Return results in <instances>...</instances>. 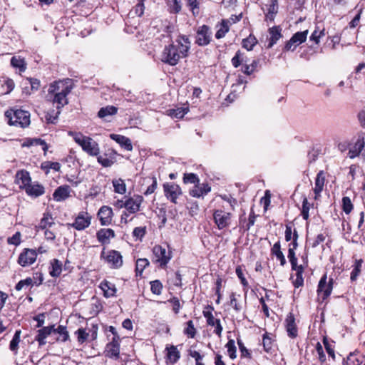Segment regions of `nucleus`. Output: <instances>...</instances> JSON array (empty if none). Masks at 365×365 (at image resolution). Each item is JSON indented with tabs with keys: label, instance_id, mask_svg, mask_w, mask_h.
<instances>
[{
	"label": "nucleus",
	"instance_id": "44",
	"mask_svg": "<svg viewBox=\"0 0 365 365\" xmlns=\"http://www.w3.org/2000/svg\"><path fill=\"white\" fill-rule=\"evenodd\" d=\"M257 40L255 36L250 34L247 38H244L242 42V47L247 51H251L257 44Z\"/></svg>",
	"mask_w": 365,
	"mask_h": 365
},
{
	"label": "nucleus",
	"instance_id": "64",
	"mask_svg": "<svg viewBox=\"0 0 365 365\" xmlns=\"http://www.w3.org/2000/svg\"><path fill=\"white\" fill-rule=\"evenodd\" d=\"M189 354L192 358L195 359L196 365H205L202 361L203 356L201 355L198 351L195 350H190Z\"/></svg>",
	"mask_w": 365,
	"mask_h": 365
},
{
	"label": "nucleus",
	"instance_id": "43",
	"mask_svg": "<svg viewBox=\"0 0 365 365\" xmlns=\"http://www.w3.org/2000/svg\"><path fill=\"white\" fill-rule=\"evenodd\" d=\"M53 224V220L51 215L48 212L44 213L43 218L41 220L38 227L41 230H46L47 227H50Z\"/></svg>",
	"mask_w": 365,
	"mask_h": 365
},
{
	"label": "nucleus",
	"instance_id": "28",
	"mask_svg": "<svg viewBox=\"0 0 365 365\" xmlns=\"http://www.w3.org/2000/svg\"><path fill=\"white\" fill-rule=\"evenodd\" d=\"M269 34L270 35L267 48H272L277 41L282 37L281 29L279 26H273L269 29Z\"/></svg>",
	"mask_w": 365,
	"mask_h": 365
},
{
	"label": "nucleus",
	"instance_id": "15",
	"mask_svg": "<svg viewBox=\"0 0 365 365\" xmlns=\"http://www.w3.org/2000/svg\"><path fill=\"white\" fill-rule=\"evenodd\" d=\"M202 314L207 319V324L209 326L215 327V329L214 330V333L220 337L223 329L220 320L219 319H215L210 311H203Z\"/></svg>",
	"mask_w": 365,
	"mask_h": 365
},
{
	"label": "nucleus",
	"instance_id": "59",
	"mask_svg": "<svg viewBox=\"0 0 365 365\" xmlns=\"http://www.w3.org/2000/svg\"><path fill=\"white\" fill-rule=\"evenodd\" d=\"M230 305L233 307V309L239 312L242 310V307L240 303L239 302V300L236 297V294L234 292H232L230 296Z\"/></svg>",
	"mask_w": 365,
	"mask_h": 365
},
{
	"label": "nucleus",
	"instance_id": "29",
	"mask_svg": "<svg viewBox=\"0 0 365 365\" xmlns=\"http://www.w3.org/2000/svg\"><path fill=\"white\" fill-rule=\"evenodd\" d=\"M364 145L365 141L364 137H359L353 147L349 150V154L350 158H353L356 156H358L364 148Z\"/></svg>",
	"mask_w": 365,
	"mask_h": 365
},
{
	"label": "nucleus",
	"instance_id": "25",
	"mask_svg": "<svg viewBox=\"0 0 365 365\" xmlns=\"http://www.w3.org/2000/svg\"><path fill=\"white\" fill-rule=\"evenodd\" d=\"M118 108L114 106H107L101 108L98 112V117L104 120L110 121L109 117L113 116L118 113Z\"/></svg>",
	"mask_w": 365,
	"mask_h": 365
},
{
	"label": "nucleus",
	"instance_id": "47",
	"mask_svg": "<svg viewBox=\"0 0 365 365\" xmlns=\"http://www.w3.org/2000/svg\"><path fill=\"white\" fill-rule=\"evenodd\" d=\"M185 324L186 327L183 330L184 334L187 335L189 338H194L197 333L194 322L192 320H189Z\"/></svg>",
	"mask_w": 365,
	"mask_h": 365
},
{
	"label": "nucleus",
	"instance_id": "40",
	"mask_svg": "<svg viewBox=\"0 0 365 365\" xmlns=\"http://www.w3.org/2000/svg\"><path fill=\"white\" fill-rule=\"evenodd\" d=\"M220 28L217 29L215 34V38L217 39H220L226 35V34L229 31L230 28L228 26V21L222 20L221 24H220Z\"/></svg>",
	"mask_w": 365,
	"mask_h": 365
},
{
	"label": "nucleus",
	"instance_id": "50",
	"mask_svg": "<svg viewBox=\"0 0 365 365\" xmlns=\"http://www.w3.org/2000/svg\"><path fill=\"white\" fill-rule=\"evenodd\" d=\"M75 335L77 336L78 342L82 344L88 340L89 333L86 331V329L79 328L75 331Z\"/></svg>",
	"mask_w": 365,
	"mask_h": 365
},
{
	"label": "nucleus",
	"instance_id": "17",
	"mask_svg": "<svg viewBox=\"0 0 365 365\" xmlns=\"http://www.w3.org/2000/svg\"><path fill=\"white\" fill-rule=\"evenodd\" d=\"M71 187L67 185H61L58 187L53 193V199L56 202H61L71 196Z\"/></svg>",
	"mask_w": 365,
	"mask_h": 365
},
{
	"label": "nucleus",
	"instance_id": "12",
	"mask_svg": "<svg viewBox=\"0 0 365 365\" xmlns=\"http://www.w3.org/2000/svg\"><path fill=\"white\" fill-rule=\"evenodd\" d=\"M27 195L36 198L45 193V187L37 181L30 182L24 190Z\"/></svg>",
	"mask_w": 365,
	"mask_h": 365
},
{
	"label": "nucleus",
	"instance_id": "36",
	"mask_svg": "<svg viewBox=\"0 0 365 365\" xmlns=\"http://www.w3.org/2000/svg\"><path fill=\"white\" fill-rule=\"evenodd\" d=\"M11 65L14 68H19L20 72H24L26 69L24 59L19 56H13L11 59Z\"/></svg>",
	"mask_w": 365,
	"mask_h": 365
},
{
	"label": "nucleus",
	"instance_id": "51",
	"mask_svg": "<svg viewBox=\"0 0 365 365\" xmlns=\"http://www.w3.org/2000/svg\"><path fill=\"white\" fill-rule=\"evenodd\" d=\"M168 6L170 12L173 14H178L182 8L180 0H168Z\"/></svg>",
	"mask_w": 365,
	"mask_h": 365
},
{
	"label": "nucleus",
	"instance_id": "31",
	"mask_svg": "<svg viewBox=\"0 0 365 365\" xmlns=\"http://www.w3.org/2000/svg\"><path fill=\"white\" fill-rule=\"evenodd\" d=\"M34 145L41 146L43 150L46 151L48 148L46 142L40 138H27L21 144L22 147H31Z\"/></svg>",
	"mask_w": 365,
	"mask_h": 365
},
{
	"label": "nucleus",
	"instance_id": "33",
	"mask_svg": "<svg viewBox=\"0 0 365 365\" xmlns=\"http://www.w3.org/2000/svg\"><path fill=\"white\" fill-rule=\"evenodd\" d=\"M364 359V356L359 353H351L347 356L346 365H360Z\"/></svg>",
	"mask_w": 365,
	"mask_h": 365
},
{
	"label": "nucleus",
	"instance_id": "55",
	"mask_svg": "<svg viewBox=\"0 0 365 365\" xmlns=\"http://www.w3.org/2000/svg\"><path fill=\"white\" fill-rule=\"evenodd\" d=\"M225 346L227 349V353L230 359H235L237 356V349L235 346V341L233 339H230L226 344Z\"/></svg>",
	"mask_w": 365,
	"mask_h": 365
},
{
	"label": "nucleus",
	"instance_id": "9",
	"mask_svg": "<svg viewBox=\"0 0 365 365\" xmlns=\"http://www.w3.org/2000/svg\"><path fill=\"white\" fill-rule=\"evenodd\" d=\"M92 217L91 215L85 211L78 212L73 223L68 225L73 227L76 230L81 231L88 227L91 223Z\"/></svg>",
	"mask_w": 365,
	"mask_h": 365
},
{
	"label": "nucleus",
	"instance_id": "38",
	"mask_svg": "<svg viewBox=\"0 0 365 365\" xmlns=\"http://www.w3.org/2000/svg\"><path fill=\"white\" fill-rule=\"evenodd\" d=\"M21 330H16L13 339L10 341L9 349L11 351H13L15 354L18 352L19 344L20 342L21 338Z\"/></svg>",
	"mask_w": 365,
	"mask_h": 365
},
{
	"label": "nucleus",
	"instance_id": "54",
	"mask_svg": "<svg viewBox=\"0 0 365 365\" xmlns=\"http://www.w3.org/2000/svg\"><path fill=\"white\" fill-rule=\"evenodd\" d=\"M98 162L105 168L110 167L115 162L114 158H108L107 155H98L97 158Z\"/></svg>",
	"mask_w": 365,
	"mask_h": 365
},
{
	"label": "nucleus",
	"instance_id": "52",
	"mask_svg": "<svg viewBox=\"0 0 365 365\" xmlns=\"http://www.w3.org/2000/svg\"><path fill=\"white\" fill-rule=\"evenodd\" d=\"M25 85H29L32 91H36L41 86V82L38 79L34 78H26L24 80Z\"/></svg>",
	"mask_w": 365,
	"mask_h": 365
},
{
	"label": "nucleus",
	"instance_id": "60",
	"mask_svg": "<svg viewBox=\"0 0 365 365\" xmlns=\"http://www.w3.org/2000/svg\"><path fill=\"white\" fill-rule=\"evenodd\" d=\"M244 59L242 57V53L240 51H237L235 53V55L233 56V58L231 60L232 65L235 68H238L241 63L243 62Z\"/></svg>",
	"mask_w": 365,
	"mask_h": 365
},
{
	"label": "nucleus",
	"instance_id": "23",
	"mask_svg": "<svg viewBox=\"0 0 365 365\" xmlns=\"http://www.w3.org/2000/svg\"><path fill=\"white\" fill-rule=\"evenodd\" d=\"M211 190L207 183L198 184L190 190V195L194 197H200L207 195Z\"/></svg>",
	"mask_w": 365,
	"mask_h": 365
},
{
	"label": "nucleus",
	"instance_id": "53",
	"mask_svg": "<svg viewBox=\"0 0 365 365\" xmlns=\"http://www.w3.org/2000/svg\"><path fill=\"white\" fill-rule=\"evenodd\" d=\"M304 271V268H299L298 270H296V278L293 281V284L294 287L299 288V287L303 286L304 284V278H303V272Z\"/></svg>",
	"mask_w": 365,
	"mask_h": 365
},
{
	"label": "nucleus",
	"instance_id": "24",
	"mask_svg": "<svg viewBox=\"0 0 365 365\" xmlns=\"http://www.w3.org/2000/svg\"><path fill=\"white\" fill-rule=\"evenodd\" d=\"M266 7L265 20L272 21L278 12V1L269 0Z\"/></svg>",
	"mask_w": 365,
	"mask_h": 365
},
{
	"label": "nucleus",
	"instance_id": "49",
	"mask_svg": "<svg viewBox=\"0 0 365 365\" xmlns=\"http://www.w3.org/2000/svg\"><path fill=\"white\" fill-rule=\"evenodd\" d=\"M259 63V60H254L250 65H244L242 68V71L246 75H251L256 71Z\"/></svg>",
	"mask_w": 365,
	"mask_h": 365
},
{
	"label": "nucleus",
	"instance_id": "16",
	"mask_svg": "<svg viewBox=\"0 0 365 365\" xmlns=\"http://www.w3.org/2000/svg\"><path fill=\"white\" fill-rule=\"evenodd\" d=\"M106 260L113 268L115 269L120 268L123 264L122 255L116 250H110L106 257Z\"/></svg>",
	"mask_w": 365,
	"mask_h": 365
},
{
	"label": "nucleus",
	"instance_id": "14",
	"mask_svg": "<svg viewBox=\"0 0 365 365\" xmlns=\"http://www.w3.org/2000/svg\"><path fill=\"white\" fill-rule=\"evenodd\" d=\"M143 198L140 195H134L132 197L128 198L124 202V207L130 213L134 214L139 211Z\"/></svg>",
	"mask_w": 365,
	"mask_h": 365
},
{
	"label": "nucleus",
	"instance_id": "7",
	"mask_svg": "<svg viewBox=\"0 0 365 365\" xmlns=\"http://www.w3.org/2000/svg\"><path fill=\"white\" fill-rule=\"evenodd\" d=\"M153 262L159 264L161 267H165L171 259L170 253L168 252L166 249L163 248L160 245H155L153 247Z\"/></svg>",
	"mask_w": 365,
	"mask_h": 365
},
{
	"label": "nucleus",
	"instance_id": "42",
	"mask_svg": "<svg viewBox=\"0 0 365 365\" xmlns=\"http://www.w3.org/2000/svg\"><path fill=\"white\" fill-rule=\"evenodd\" d=\"M53 333L59 334V337L57 339L58 341L65 342L69 339L68 332L64 326L60 325L57 328L54 327Z\"/></svg>",
	"mask_w": 365,
	"mask_h": 365
},
{
	"label": "nucleus",
	"instance_id": "10",
	"mask_svg": "<svg viewBox=\"0 0 365 365\" xmlns=\"http://www.w3.org/2000/svg\"><path fill=\"white\" fill-rule=\"evenodd\" d=\"M37 257L36 250L26 248L19 256L18 263L22 267H27L35 262Z\"/></svg>",
	"mask_w": 365,
	"mask_h": 365
},
{
	"label": "nucleus",
	"instance_id": "61",
	"mask_svg": "<svg viewBox=\"0 0 365 365\" xmlns=\"http://www.w3.org/2000/svg\"><path fill=\"white\" fill-rule=\"evenodd\" d=\"M325 35L324 29L320 31L314 30L310 36V41H314L316 44H318L320 41V38Z\"/></svg>",
	"mask_w": 365,
	"mask_h": 365
},
{
	"label": "nucleus",
	"instance_id": "8",
	"mask_svg": "<svg viewBox=\"0 0 365 365\" xmlns=\"http://www.w3.org/2000/svg\"><path fill=\"white\" fill-rule=\"evenodd\" d=\"M212 38L211 29L207 25H202L198 27L195 35V43L200 46L208 45Z\"/></svg>",
	"mask_w": 365,
	"mask_h": 365
},
{
	"label": "nucleus",
	"instance_id": "62",
	"mask_svg": "<svg viewBox=\"0 0 365 365\" xmlns=\"http://www.w3.org/2000/svg\"><path fill=\"white\" fill-rule=\"evenodd\" d=\"M183 182L185 183H198L199 178L196 174L194 173H185L183 177Z\"/></svg>",
	"mask_w": 365,
	"mask_h": 365
},
{
	"label": "nucleus",
	"instance_id": "48",
	"mask_svg": "<svg viewBox=\"0 0 365 365\" xmlns=\"http://www.w3.org/2000/svg\"><path fill=\"white\" fill-rule=\"evenodd\" d=\"M308 30L299 31L295 33L292 36V41L295 42L297 46L304 42L307 38Z\"/></svg>",
	"mask_w": 365,
	"mask_h": 365
},
{
	"label": "nucleus",
	"instance_id": "35",
	"mask_svg": "<svg viewBox=\"0 0 365 365\" xmlns=\"http://www.w3.org/2000/svg\"><path fill=\"white\" fill-rule=\"evenodd\" d=\"M62 272V263L56 259H54L51 263L50 274L53 277L60 276Z\"/></svg>",
	"mask_w": 365,
	"mask_h": 365
},
{
	"label": "nucleus",
	"instance_id": "26",
	"mask_svg": "<svg viewBox=\"0 0 365 365\" xmlns=\"http://www.w3.org/2000/svg\"><path fill=\"white\" fill-rule=\"evenodd\" d=\"M110 137L125 150L128 151H131L133 150L131 140L128 138L118 134H111Z\"/></svg>",
	"mask_w": 365,
	"mask_h": 365
},
{
	"label": "nucleus",
	"instance_id": "27",
	"mask_svg": "<svg viewBox=\"0 0 365 365\" xmlns=\"http://www.w3.org/2000/svg\"><path fill=\"white\" fill-rule=\"evenodd\" d=\"M100 288L103 290L104 296L107 298L113 297L116 293L115 284L107 280H103L101 282Z\"/></svg>",
	"mask_w": 365,
	"mask_h": 365
},
{
	"label": "nucleus",
	"instance_id": "30",
	"mask_svg": "<svg viewBox=\"0 0 365 365\" xmlns=\"http://www.w3.org/2000/svg\"><path fill=\"white\" fill-rule=\"evenodd\" d=\"M271 254L274 255L276 258L279 260L280 264L282 266H284L287 263L285 257L281 250V245L279 241H277L273 245L271 249Z\"/></svg>",
	"mask_w": 365,
	"mask_h": 365
},
{
	"label": "nucleus",
	"instance_id": "41",
	"mask_svg": "<svg viewBox=\"0 0 365 365\" xmlns=\"http://www.w3.org/2000/svg\"><path fill=\"white\" fill-rule=\"evenodd\" d=\"M189 110L188 107L177 108L175 109H170L168 110V115L172 118H182Z\"/></svg>",
	"mask_w": 365,
	"mask_h": 365
},
{
	"label": "nucleus",
	"instance_id": "21",
	"mask_svg": "<svg viewBox=\"0 0 365 365\" xmlns=\"http://www.w3.org/2000/svg\"><path fill=\"white\" fill-rule=\"evenodd\" d=\"M54 330V325L43 327L37 331V335L35 339L38 341L39 346H43L46 344V339L52 333Z\"/></svg>",
	"mask_w": 365,
	"mask_h": 365
},
{
	"label": "nucleus",
	"instance_id": "6",
	"mask_svg": "<svg viewBox=\"0 0 365 365\" xmlns=\"http://www.w3.org/2000/svg\"><path fill=\"white\" fill-rule=\"evenodd\" d=\"M232 214L222 209L215 210L213 220L219 230L230 227L232 222Z\"/></svg>",
	"mask_w": 365,
	"mask_h": 365
},
{
	"label": "nucleus",
	"instance_id": "20",
	"mask_svg": "<svg viewBox=\"0 0 365 365\" xmlns=\"http://www.w3.org/2000/svg\"><path fill=\"white\" fill-rule=\"evenodd\" d=\"M15 181L22 190L32 182L29 173L25 170H21L16 173Z\"/></svg>",
	"mask_w": 365,
	"mask_h": 365
},
{
	"label": "nucleus",
	"instance_id": "22",
	"mask_svg": "<svg viewBox=\"0 0 365 365\" xmlns=\"http://www.w3.org/2000/svg\"><path fill=\"white\" fill-rule=\"evenodd\" d=\"M324 183H325V174L323 170H320L317 175V178L315 179V182H314V192L315 194L314 198L316 200H317L318 197H320L321 192H322V190L324 189Z\"/></svg>",
	"mask_w": 365,
	"mask_h": 365
},
{
	"label": "nucleus",
	"instance_id": "2",
	"mask_svg": "<svg viewBox=\"0 0 365 365\" xmlns=\"http://www.w3.org/2000/svg\"><path fill=\"white\" fill-rule=\"evenodd\" d=\"M73 88L71 79L66 78L54 81L49 85L48 89V98L56 105L57 109H61L68 103V95Z\"/></svg>",
	"mask_w": 365,
	"mask_h": 365
},
{
	"label": "nucleus",
	"instance_id": "18",
	"mask_svg": "<svg viewBox=\"0 0 365 365\" xmlns=\"http://www.w3.org/2000/svg\"><path fill=\"white\" fill-rule=\"evenodd\" d=\"M115 237V235L114 230L110 228L100 229L96 233L97 240L102 245H108L110 239H113Z\"/></svg>",
	"mask_w": 365,
	"mask_h": 365
},
{
	"label": "nucleus",
	"instance_id": "5",
	"mask_svg": "<svg viewBox=\"0 0 365 365\" xmlns=\"http://www.w3.org/2000/svg\"><path fill=\"white\" fill-rule=\"evenodd\" d=\"M334 285V279L330 277L327 280V275L324 274L320 279L317 286L318 300L323 302L331 294Z\"/></svg>",
	"mask_w": 365,
	"mask_h": 365
},
{
	"label": "nucleus",
	"instance_id": "19",
	"mask_svg": "<svg viewBox=\"0 0 365 365\" xmlns=\"http://www.w3.org/2000/svg\"><path fill=\"white\" fill-rule=\"evenodd\" d=\"M284 324L288 336L291 338L297 337L298 330L295 323V318L292 313H289L287 316Z\"/></svg>",
	"mask_w": 365,
	"mask_h": 365
},
{
	"label": "nucleus",
	"instance_id": "57",
	"mask_svg": "<svg viewBox=\"0 0 365 365\" xmlns=\"http://www.w3.org/2000/svg\"><path fill=\"white\" fill-rule=\"evenodd\" d=\"M310 208V205L307 200V198L306 197H304L302 201V208L301 215L304 220H307L309 219V211Z\"/></svg>",
	"mask_w": 365,
	"mask_h": 365
},
{
	"label": "nucleus",
	"instance_id": "34",
	"mask_svg": "<svg viewBox=\"0 0 365 365\" xmlns=\"http://www.w3.org/2000/svg\"><path fill=\"white\" fill-rule=\"evenodd\" d=\"M167 358L172 364L175 363L180 356V352L175 346H170L166 348Z\"/></svg>",
	"mask_w": 365,
	"mask_h": 365
},
{
	"label": "nucleus",
	"instance_id": "56",
	"mask_svg": "<svg viewBox=\"0 0 365 365\" xmlns=\"http://www.w3.org/2000/svg\"><path fill=\"white\" fill-rule=\"evenodd\" d=\"M150 290L153 294L160 295L162 293L163 284L160 280L150 282Z\"/></svg>",
	"mask_w": 365,
	"mask_h": 365
},
{
	"label": "nucleus",
	"instance_id": "37",
	"mask_svg": "<svg viewBox=\"0 0 365 365\" xmlns=\"http://www.w3.org/2000/svg\"><path fill=\"white\" fill-rule=\"evenodd\" d=\"M363 264V260L361 259H356L354 262V264L353 265V269L351 272L350 279L351 282H354L356 280L358 276L361 272V268Z\"/></svg>",
	"mask_w": 365,
	"mask_h": 365
},
{
	"label": "nucleus",
	"instance_id": "11",
	"mask_svg": "<svg viewBox=\"0 0 365 365\" xmlns=\"http://www.w3.org/2000/svg\"><path fill=\"white\" fill-rule=\"evenodd\" d=\"M165 195L173 203H177L178 197L182 195L180 187L173 182L163 185Z\"/></svg>",
	"mask_w": 365,
	"mask_h": 365
},
{
	"label": "nucleus",
	"instance_id": "58",
	"mask_svg": "<svg viewBox=\"0 0 365 365\" xmlns=\"http://www.w3.org/2000/svg\"><path fill=\"white\" fill-rule=\"evenodd\" d=\"M342 209L346 214H349L353 210V204L349 197H343Z\"/></svg>",
	"mask_w": 365,
	"mask_h": 365
},
{
	"label": "nucleus",
	"instance_id": "4",
	"mask_svg": "<svg viewBox=\"0 0 365 365\" xmlns=\"http://www.w3.org/2000/svg\"><path fill=\"white\" fill-rule=\"evenodd\" d=\"M9 123L20 128H26L30 124V113L28 111L16 109L6 112Z\"/></svg>",
	"mask_w": 365,
	"mask_h": 365
},
{
	"label": "nucleus",
	"instance_id": "32",
	"mask_svg": "<svg viewBox=\"0 0 365 365\" xmlns=\"http://www.w3.org/2000/svg\"><path fill=\"white\" fill-rule=\"evenodd\" d=\"M120 354V345L108 343L106 348V355L109 358L118 359Z\"/></svg>",
	"mask_w": 365,
	"mask_h": 365
},
{
	"label": "nucleus",
	"instance_id": "1",
	"mask_svg": "<svg viewBox=\"0 0 365 365\" xmlns=\"http://www.w3.org/2000/svg\"><path fill=\"white\" fill-rule=\"evenodd\" d=\"M190 41L186 36L180 35L175 42L165 46L160 54L163 63L170 66H175L181 58L188 55Z\"/></svg>",
	"mask_w": 365,
	"mask_h": 365
},
{
	"label": "nucleus",
	"instance_id": "13",
	"mask_svg": "<svg viewBox=\"0 0 365 365\" xmlns=\"http://www.w3.org/2000/svg\"><path fill=\"white\" fill-rule=\"evenodd\" d=\"M98 217L102 226H107L111 224L113 212L110 207L103 205L98 212Z\"/></svg>",
	"mask_w": 365,
	"mask_h": 365
},
{
	"label": "nucleus",
	"instance_id": "45",
	"mask_svg": "<svg viewBox=\"0 0 365 365\" xmlns=\"http://www.w3.org/2000/svg\"><path fill=\"white\" fill-rule=\"evenodd\" d=\"M149 261L146 258H140L136 261L135 272L137 275H141L143 270L149 265Z\"/></svg>",
	"mask_w": 365,
	"mask_h": 365
},
{
	"label": "nucleus",
	"instance_id": "46",
	"mask_svg": "<svg viewBox=\"0 0 365 365\" xmlns=\"http://www.w3.org/2000/svg\"><path fill=\"white\" fill-rule=\"evenodd\" d=\"M114 191L119 194H124L126 192V187L124 180L118 178L113 180Z\"/></svg>",
	"mask_w": 365,
	"mask_h": 365
},
{
	"label": "nucleus",
	"instance_id": "3",
	"mask_svg": "<svg viewBox=\"0 0 365 365\" xmlns=\"http://www.w3.org/2000/svg\"><path fill=\"white\" fill-rule=\"evenodd\" d=\"M68 135L72 136L74 141L89 155L98 156L99 155V145L93 138L83 135L80 132L69 131Z\"/></svg>",
	"mask_w": 365,
	"mask_h": 365
},
{
	"label": "nucleus",
	"instance_id": "39",
	"mask_svg": "<svg viewBox=\"0 0 365 365\" xmlns=\"http://www.w3.org/2000/svg\"><path fill=\"white\" fill-rule=\"evenodd\" d=\"M61 109L54 110L52 109L46 113L45 115V119L47 123H56L59 114L61 113Z\"/></svg>",
	"mask_w": 365,
	"mask_h": 365
},
{
	"label": "nucleus",
	"instance_id": "63",
	"mask_svg": "<svg viewBox=\"0 0 365 365\" xmlns=\"http://www.w3.org/2000/svg\"><path fill=\"white\" fill-rule=\"evenodd\" d=\"M237 344L239 346L240 351L241 353V357L251 358V354L250 351L245 346L241 339H237Z\"/></svg>",
	"mask_w": 365,
	"mask_h": 365
}]
</instances>
